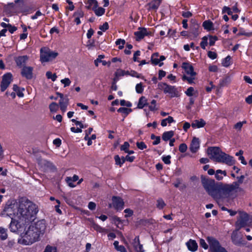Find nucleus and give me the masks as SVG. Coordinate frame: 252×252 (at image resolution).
<instances>
[{"mask_svg": "<svg viewBox=\"0 0 252 252\" xmlns=\"http://www.w3.org/2000/svg\"><path fill=\"white\" fill-rule=\"evenodd\" d=\"M45 221L42 220L30 225L22 234V243L26 245L34 243L40 240L46 229Z\"/></svg>", "mask_w": 252, "mask_h": 252, "instance_id": "obj_1", "label": "nucleus"}, {"mask_svg": "<svg viewBox=\"0 0 252 252\" xmlns=\"http://www.w3.org/2000/svg\"><path fill=\"white\" fill-rule=\"evenodd\" d=\"M38 211L36 205L26 198L19 200L18 217L27 223L33 221Z\"/></svg>", "mask_w": 252, "mask_h": 252, "instance_id": "obj_2", "label": "nucleus"}, {"mask_svg": "<svg viewBox=\"0 0 252 252\" xmlns=\"http://www.w3.org/2000/svg\"><path fill=\"white\" fill-rule=\"evenodd\" d=\"M207 154L210 158L214 161L232 165L235 163L233 158L223 152L218 147H212L207 149Z\"/></svg>", "mask_w": 252, "mask_h": 252, "instance_id": "obj_3", "label": "nucleus"}, {"mask_svg": "<svg viewBox=\"0 0 252 252\" xmlns=\"http://www.w3.org/2000/svg\"><path fill=\"white\" fill-rule=\"evenodd\" d=\"M202 185L207 191L213 198L217 199L219 195L218 191L220 183H216L214 179L206 177L203 175L201 176Z\"/></svg>", "mask_w": 252, "mask_h": 252, "instance_id": "obj_4", "label": "nucleus"}, {"mask_svg": "<svg viewBox=\"0 0 252 252\" xmlns=\"http://www.w3.org/2000/svg\"><path fill=\"white\" fill-rule=\"evenodd\" d=\"M237 184H226L220 183L219 189L218 191L219 196L217 199L221 198H226L229 197L233 193L236 192L239 189L236 187Z\"/></svg>", "mask_w": 252, "mask_h": 252, "instance_id": "obj_5", "label": "nucleus"}, {"mask_svg": "<svg viewBox=\"0 0 252 252\" xmlns=\"http://www.w3.org/2000/svg\"><path fill=\"white\" fill-rule=\"evenodd\" d=\"M207 241L210 246V252H227L220 246L219 242L216 238L209 236L207 238Z\"/></svg>", "mask_w": 252, "mask_h": 252, "instance_id": "obj_6", "label": "nucleus"}, {"mask_svg": "<svg viewBox=\"0 0 252 252\" xmlns=\"http://www.w3.org/2000/svg\"><path fill=\"white\" fill-rule=\"evenodd\" d=\"M249 220V215L244 212H240L237 220L235 222L237 230H239L241 228L246 226Z\"/></svg>", "mask_w": 252, "mask_h": 252, "instance_id": "obj_7", "label": "nucleus"}, {"mask_svg": "<svg viewBox=\"0 0 252 252\" xmlns=\"http://www.w3.org/2000/svg\"><path fill=\"white\" fill-rule=\"evenodd\" d=\"M158 87L159 89L162 90L165 94H169L171 97L178 96V91L175 86L167 84L165 83L160 82L158 84Z\"/></svg>", "mask_w": 252, "mask_h": 252, "instance_id": "obj_8", "label": "nucleus"}, {"mask_svg": "<svg viewBox=\"0 0 252 252\" xmlns=\"http://www.w3.org/2000/svg\"><path fill=\"white\" fill-rule=\"evenodd\" d=\"M27 223L22 220V219L18 218V220L11 219V221L9 225V228L12 232H20L24 228L25 225Z\"/></svg>", "mask_w": 252, "mask_h": 252, "instance_id": "obj_9", "label": "nucleus"}, {"mask_svg": "<svg viewBox=\"0 0 252 252\" xmlns=\"http://www.w3.org/2000/svg\"><path fill=\"white\" fill-rule=\"evenodd\" d=\"M58 53L51 51H43L41 50L40 61L42 62H49L55 59Z\"/></svg>", "mask_w": 252, "mask_h": 252, "instance_id": "obj_10", "label": "nucleus"}, {"mask_svg": "<svg viewBox=\"0 0 252 252\" xmlns=\"http://www.w3.org/2000/svg\"><path fill=\"white\" fill-rule=\"evenodd\" d=\"M112 203L109 204V208H114L117 210H121L123 209L124 202L122 198L119 196H113L112 198Z\"/></svg>", "mask_w": 252, "mask_h": 252, "instance_id": "obj_11", "label": "nucleus"}, {"mask_svg": "<svg viewBox=\"0 0 252 252\" xmlns=\"http://www.w3.org/2000/svg\"><path fill=\"white\" fill-rule=\"evenodd\" d=\"M12 75L10 73H7L3 75L0 83V90L4 92L11 83Z\"/></svg>", "mask_w": 252, "mask_h": 252, "instance_id": "obj_12", "label": "nucleus"}, {"mask_svg": "<svg viewBox=\"0 0 252 252\" xmlns=\"http://www.w3.org/2000/svg\"><path fill=\"white\" fill-rule=\"evenodd\" d=\"M138 30V31L134 32L136 41L141 40L145 36L152 35V32H148L145 28L139 27Z\"/></svg>", "mask_w": 252, "mask_h": 252, "instance_id": "obj_13", "label": "nucleus"}, {"mask_svg": "<svg viewBox=\"0 0 252 252\" xmlns=\"http://www.w3.org/2000/svg\"><path fill=\"white\" fill-rule=\"evenodd\" d=\"M33 67L31 66H24L21 70V75L27 79L32 78Z\"/></svg>", "mask_w": 252, "mask_h": 252, "instance_id": "obj_14", "label": "nucleus"}, {"mask_svg": "<svg viewBox=\"0 0 252 252\" xmlns=\"http://www.w3.org/2000/svg\"><path fill=\"white\" fill-rule=\"evenodd\" d=\"M29 59L28 56L27 55L19 56L17 57H15L14 58V61H15L17 65L19 67H24V66H26V64L27 62Z\"/></svg>", "mask_w": 252, "mask_h": 252, "instance_id": "obj_15", "label": "nucleus"}, {"mask_svg": "<svg viewBox=\"0 0 252 252\" xmlns=\"http://www.w3.org/2000/svg\"><path fill=\"white\" fill-rule=\"evenodd\" d=\"M199 140L196 137H193L189 146V150L192 153H196L199 148Z\"/></svg>", "mask_w": 252, "mask_h": 252, "instance_id": "obj_16", "label": "nucleus"}, {"mask_svg": "<svg viewBox=\"0 0 252 252\" xmlns=\"http://www.w3.org/2000/svg\"><path fill=\"white\" fill-rule=\"evenodd\" d=\"M69 103V99L67 96L66 95L65 97L60 98L59 102V106L60 107L61 111L63 112H65L66 108Z\"/></svg>", "mask_w": 252, "mask_h": 252, "instance_id": "obj_17", "label": "nucleus"}, {"mask_svg": "<svg viewBox=\"0 0 252 252\" xmlns=\"http://www.w3.org/2000/svg\"><path fill=\"white\" fill-rule=\"evenodd\" d=\"M182 67L188 75H190L192 76H195L196 72L194 71L193 67L190 63H183Z\"/></svg>", "mask_w": 252, "mask_h": 252, "instance_id": "obj_18", "label": "nucleus"}, {"mask_svg": "<svg viewBox=\"0 0 252 252\" xmlns=\"http://www.w3.org/2000/svg\"><path fill=\"white\" fill-rule=\"evenodd\" d=\"M238 230L237 229L233 231L231 234V240L232 242L236 245L240 246L243 244L242 238H239L238 235Z\"/></svg>", "mask_w": 252, "mask_h": 252, "instance_id": "obj_19", "label": "nucleus"}, {"mask_svg": "<svg viewBox=\"0 0 252 252\" xmlns=\"http://www.w3.org/2000/svg\"><path fill=\"white\" fill-rule=\"evenodd\" d=\"M133 246L136 252H144L143 245L140 243L139 236H136L133 240Z\"/></svg>", "mask_w": 252, "mask_h": 252, "instance_id": "obj_20", "label": "nucleus"}, {"mask_svg": "<svg viewBox=\"0 0 252 252\" xmlns=\"http://www.w3.org/2000/svg\"><path fill=\"white\" fill-rule=\"evenodd\" d=\"M14 205L10 204V205H7L3 211L1 213V216H9L11 217V216L12 215V214H14L13 213L12 209L14 207Z\"/></svg>", "mask_w": 252, "mask_h": 252, "instance_id": "obj_21", "label": "nucleus"}, {"mask_svg": "<svg viewBox=\"0 0 252 252\" xmlns=\"http://www.w3.org/2000/svg\"><path fill=\"white\" fill-rule=\"evenodd\" d=\"M186 245L188 249L192 252H195L197 250L198 248L197 244L195 240L190 239L187 243Z\"/></svg>", "mask_w": 252, "mask_h": 252, "instance_id": "obj_22", "label": "nucleus"}, {"mask_svg": "<svg viewBox=\"0 0 252 252\" xmlns=\"http://www.w3.org/2000/svg\"><path fill=\"white\" fill-rule=\"evenodd\" d=\"M159 55L158 53H155L153 54L151 57V62L154 65H157L159 64L160 66H162L163 64V63H159V59H158Z\"/></svg>", "mask_w": 252, "mask_h": 252, "instance_id": "obj_23", "label": "nucleus"}, {"mask_svg": "<svg viewBox=\"0 0 252 252\" xmlns=\"http://www.w3.org/2000/svg\"><path fill=\"white\" fill-rule=\"evenodd\" d=\"M205 124V122L203 119H200V121H194L191 124V126L193 128H200L203 127Z\"/></svg>", "mask_w": 252, "mask_h": 252, "instance_id": "obj_24", "label": "nucleus"}, {"mask_svg": "<svg viewBox=\"0 0 252 252\" xmlns=\"http://www.w3.org/2000/svg\"><path fill=\"white\" fill-rule=\"evenodd\" d=\"M87 4L88 5L86 6V7L88 9L92 8L93 10L98 6L97 2L96 0H88Z\"/></svg>", "mask_w": 252, "mask_h": 252, "instance_id": "obj_25", "label": "nucleus"}, {"mask_svg": "<svg viewBox=\"0 0 252 252\" xmlns=\"http://www.w3.org/2000/svg\"><path fill=\"white\" fill-rule=\"evenodd\" d=\"M91 227H93L96 231L101 233H107L108 232L107 229L101 227V226L98 225L97 224L94 223V222H93L91 223Z\"/></svg>", "mask_w": 252, "mask_h": 252, "instance_id": "obj_26", "label": "nucleus"}, {"mask_svg": "<svg viewBox=\"0 0 252 252\" xmlns=\"http://www.w3.org/2000/svg\"><path fill=\"white\" fill-rule=\"evenodd\" d=\"M174 134L173 131H169L164 132L162 136V138L164 141H167L170 139Z\"/></svg>", "mask_w": 252, "mask_h": 252, "instance_id": "obj_27", "label": "nucleus"}, {"mask_svg": "<svg viewBox=\"0 0 252 252\" xmlns=\"http://www.w3.org/2000/svg\"><path fill=\"white\" fill-rule=\"evenodd\" d=\"M147 101L145 96H141L139 100L138 108L142 109L145 106H146L147 105Z\"/></svg>", "mask_w": 252, "mask_h": 252, "instance_id": "obj_28", "label": "nucleus"}, {"mask_svg": "<svg viewBox=\"0 0 252 252\" xmlns=\"http://www.w3.org/2000/svg\"><path fill=\"white\" fill-rule=\"evenodd\" d=\"M13 89L14 91L16 92L17 94L19 97H23L24 96V94L23 93V91L25 90L24 88L21 89L17 85H14Z\"/></svg>", "mask_w": 252, "mask_h": 252, "instance_id": "obj_29", "label": "nucleus"}, {"mask_svg": "<svg viewBox=\"0 0 252 252\" xmlns=\"http://www.w3.org/2000/svg\"><path fill=\"white\" fill-rule=\"evenodd\" d=\"M202 26L204 29L208 31H210L213 29V24L211 21L209 20L205 21L203 23Z\"/></svg>", "mask_w": 252, "mask_h": 252, "instance_id": "obj_30", "label": "nucleus"}, {"mask_svg": "<svg viewBox=\"0 0 252 252\" xmlns=\"http://www.w3.org/2000/svg\"><path fill=\"white\" fill-rule=\"evenodd\" d=\"M198 28L199 26L197 24L194 25L193 27L190 28V33L192 34L194 38L197 37L198 35Z\"/></svg>", "mask_w": 252, "mask_h": 252, "instance_id": "obj_31", "label": "nucleus"}, {"mask_svg": "<svg viewBox=\"0 0 252 252\" xmlns=\"http://www.w3.org/2000/svg\"><path fill=\"white\" fill-rule=\"evenodd\" d=\"M38 164L41 166L47 167L48 168H51L53 166L52 163L46 160H39Z\"/></svg>", "mask_w": 252, "mask_h": 252, "instance_id": "obj_32", "label": "nucleus"}, {"mask_svg": "<svg viewBox=\"0 0 252 252\" xmlns=\"http://www.w3.org/2000/svg\"><path fill=\"white\" fill-rule=\"evenodd\" d=\"M244 178L245 176L244 175H241L240 177H237V179L238 180L237 182H233L234 184H237L236 187L239 189V191H241L242 190V189L240 188V185L243 183Z\"/></svg>", "mask_w": 252, "mask_h": 252, "instance_id": "obj_33", "label": "nucleus"}, {"mask_svg": "<svg viewBox=\"0 0 252 252\" xmlns=\"http://www.w3.org/2000/svg\"><path fill=\"white\" fill-rule=\"evenodd\" d=\"M166 206V204L162 198H158L157 200V207L159 209H162Z\"/></svg>", "mask_w": 252, "mask_h": 252, "instance_id": "obj_34", "label": "nucleus"}, {"mask_svg": "<svg viewBox=\"0 0 252 252\" xmlns=\"http://www.w3.org/2000/svg\"><path fill=\"white\" fill-rule=\"evenodd\" d=\"M174 120L171 116H169L167 118L164 119L161 121V125L162 126H167V123L170 124L174 122Z\"/></svg>", "mask_w": 252, "mask_h": 252, "instance_id": "obj_35", "label": "nucleus"}, {"mask_svg": "<svg viewBox=\"0 0 252 252\" xmlns=\"http://www.w3.org/2000/svg\"><path fill=\"white\" fill-rule=\"evenodd\" d=\"M7 229L2 227H0V238L1 240H5L7 237L6 233Z\"/></svg>", "mask_w": 252, "mask_h": 252, "instance_id": "obj_36", "label": "nucleus"}, {"mask_svg": "<svg viewBox=\"0 0 252 252\" xmlns=\"http://www.w3.org/2000/svg\"><path fill=\"white\" fill-rule=\"evenodd\" d=\"M96 15L100 16L102 15L105 12V9L102 7L95 8L93 9Z\"/></svg>", "mask_w": 252, "mask_h": 252, "instance_id": "obj_37", "label": "nucleus"}, {"mask_svg": "<svg viewBox=\"0 0 252 252\" xmlns=\"http://www.w3.org/2000/svg\"><path fill=\"white\" fill-rule=\"evenodd\" d=\"M132 111V109L130 108H127L125 107H121L118 110V112L125 114L126 116L129 113Z\"/></svg>", "mask_w": 252, "mask_h": 252, "instance_id": "obj_38", "label": "nucleus"}, {"mask_svg": "<svg viewBox=\"0 0 252 252\" xmlns=\"http://www.w3.org/2000/svg\"><path fill=\"white\" fill-rule=\"evenodd\" d=\"M43 252H57V248L48 245L45 247Z\"/></svg>", "mask_w": 252, "mask_h": 252, "instance_id": "obj_39", "label": "nucleus"}, {"mask_svg": "<svg viewBox=\"0 0 252 252\" xmlns=\"http://www.w3.org/2000/svg\"><path fill=\"white\" fill-rule=\"evenodd\" d=\"M231 57L230 56H227L222 62V64L225 67H228L230 65L231 62Z\"/></svg>", "mask_w": 252, "mask_h": 252, "instance_id": "obj_40", "label": "nucleus"}, {"mask_svg": "<svg viewBox=\"0 0 252 252\" xmlns=\"http://www.w3.org/2000/svg\"><path fill=\"white\" fill-rule=\"evenodd\" d=\"M150 7V9L156 10L157 9L159 6V2H157L156 0H154L150 3L148 4Z\"/></svg>", "mask_w": 252, "mask_h": 252, "instance_id": "obj_41", "label": "nucleus"}, {"mask_svg": "<svg viewBox=\"0 0 252 252\" xmlns=\"http://www.w3.org/2000/svg\"><path fill=\"white\" fill-rule=\"evenodd\" d=\"M116 76H122L124 75H128L129 71H125L122 69H119L115 73Z\"/></svg>", "mask_w": 252, "mask_h": 252, "instance_id": "obj_42", "label": "nucleus"}, {"mask_svg": "<svg viewBox=\"0 0 252 252\" xmlns=\"http://www.w3.org/2000/svg\"><path fill=\"white\" fill-rule=\"evenodd\" d=\"M58 107L59 105L56 102H52L49 105V109L51 112H56Z\"/></svg>", "mask_w": 252, "mask_h": 252, "instance_id": "obj_43", "label": "nucleus"}, {"mask_svg": "<svg viewBox=\"0 0 252 252\" xmlns=\"http://www.w3.org/2000/svg\"><path fill=\"white\" fill-rule=\"evenodd\" d=\"M46 76L48 79H51L53 81H55L57 77L56 74H52L50 71H47L46 73Z\"/></svg>", "mask_w": 252, "mask_h": 252, "instance_id": "obj_44", "label": "nucleus"}, {"mask_svg": "<svg viewBox=\"0 0 252 252\" xmlns=\"http://www.w3.org/2000/svg\"><path fill=\"white\" fill-rule=\"evenodd\" d=\"M195 78L194 76H190V77H188L186 75H184L182 77V79L185 81L187 80L189 84H192L193 83V80Z\"/></svg>", "mask_w": 252, "mask_h": 252, "instance_id": "obj_45", "label": "nucleus"}, {"mask_svg": "<svg viewBox=\"0 0 252 252\" xmlns=\"http://www.w3.org/2000/svg\"><path fill=\"white\" fill-rule=\"evenodd\" d=\"M194 89L193 87H189L185 92V94L189 96H191L194 94Z\"/></svg>", "mask_w": 252, "mask_h": 252, "instance_id": "obj_46", "label": "nucleus"}, {"mask_svg": "<svg viewBox=\"0 0 252 252\" xmlns=\"http://www.w3.org/2000/svg\"><path fill=\"white\" fill-rule=\"evenodd\" d=\"M207 40H208V38L206 36H204L203 38H202V41L200 43V46L203 49H205V47L206 46H207Z\"/></svg>", "mask_w": 252, "mask_h": 252, "instance_id": "obj_47", "label": "nucleus"}, {"mask_svg": "<svg viewBox=\"0 0 252 252\" xmlns=\"http://www.w3.org/2000/svg\"><path fill=\"white\" fill-rule=\"evenodd\" d=\"M114 159L116 165H118L121 167L123 164V161H122L120 157L118 155H116L114 156Z\"/></svg>", "mask_w": 252, "mask_h": 252, "instance_id": "obj_48", "label": "nucleus"}, {"mask_svg": "<svg viewBox=\"0 0 252 252\" xmlns=\"http://www.w3.org/2000/svg\"><path fill=\"white\" fill-rule=\"evenodd\" d=\"M136 91L138 94H141L143 91V86L141 83L137 84L135 87Z\"/></svg>", "mask_w": 252, "mask_h": 252, "instance_id": "obj_49", "label": "nucleus"}, {"mask_svg": "<svg viewBox=\"0 0 252 252\" xmlns=\"http://www.w3.org/2000/svg\"><path fill=\"white\" fill-rule=\"evenodd\" d=\"M188 147L185 143H182L180 145L179 150L181 153H185L187 150Z\"/></svg>", "mask_w": 252, "mask_h": 252, "instance_id": "obj_50", "label": "nucleus"}, {"mask_svg": "<svg viewBox=\"0 0 252 252\" xmlns=\"http://www.w3.org/2000/svg\"><path fill=\"white\" fill-rule=\"evenodd\" d=\"M136 146L138 149L140 150H144L147 148V146L143 142H137L136 143Z\"/></svg>", "mask_w": 252, "mask_h": 252, "instance_id": "obj_51", "label": "nucleus"}, {"mask_svg": "<svg viewBox=\"0 0 252 252\" xmlns=\"http://www.w3.org/2000/svg\"><path fill=\"white\" fill-rule=\"evenodd\" d=\"M61 83L64 84V87H66L67 86H69L71 83V81L69 78H65L61 80Z\"/></svg>", "mask_w": 252, "mask_h": 252, "instance_id": "obj_52", "label": "nucleus"}, {"mask_svg": "<svg viewBox=\"0 0 252 252\" xmlns=\"http://www.w3.org/2000/svg\"><path fill=\"white\" fill-rule=\"evenodd\" d=\"M130 145L127 142H125L123 145L121 146V150L124 151L125 153L128 149Z\"/></svg>", "mask_w": 252, "mask_h": 252, "instance_id": "obj_53", "label": "nucleus"}, {"mask_svg": "<svg viewBox=\"0 0 252 252\" xmlns=\"http://www.w3.org/2000/svg\"><path fill=\"white\" fill-rule=\"evenodd\" d=\"M132 77H135L137 78H142V75L140 74H138L137 72L134 70H131L129 71V75Z\"/></svg>", "mask_w": 252, "mask_h": 252, "instance_id": "obj_54", "label": "nucleus"}, {"mask_svg": "<svg viewBox=\"0 0 252 252\" xmlns=\"http://www.w3.org/2000/svg\"><path fill=\"white\" fill-rule=\"evenodd\" d=\"M199 245L204 249L207 250L208 248V245L203 239H200L199 241Z\"/></svg>", "mask_w": 252, "mask_h": 252, "instance_id": "obj_55", "label": "nucleus"}, {"mask_svg": "<svg viewBox=\"0 0 252 252\" xmlns=\"http://www.w3.org/2000/svg\"><path fill=\"white\" fill-rule=\"evenodd\" d=\"M170 158H171L170 156H167L163 157L162 158V159L163 161L164 162V163H165L166 164H169L171 163Z\"/></svg>", "mask_w": 252, "mask_h": 252, "instance_id": "obj_56", "label": "nucleus"}, {"mask_svg": "<svg viewBox=\"0 0 252 252\" xmlns=\"http://www.w3.org/2000/svg\"><path fill=\"white\" fill-rule=\"evenodd\" d=\"M222 12V13L226 12L229 15H232V12L231 11L230 8L225 6L223 7Z\"/></svg>", "mask_w": 252, "mask_h": 252, "instance_id": "obj_57", "label": "nucleus"}, {"mask_svg": "<svg viewBox=\"0 0 252 252\" xmlns=\"http://www.w3.org/2000/svg\"><path fill=\"white\" fill-rule=\"evenodd\" d=\"M208 56L211 59H215L217 57V54L216 53L213 51H209L208 52Z\"/></svg>", "mask_w": 252, "mask_h": 252, "instance_id": "obj_58", "label": "nucleus"}, {"mask_svg": "<svg viewBox=\"0 0 252 252\" xmlns=\"http://www.w3.org/2000/svg\"><path fill=\"white\" fill-rule=\"evenodd\" d=\"M218 39L217 36H210L209 38V45L210 46H213L214 45L215 41Z\"/></svg>", "mask_w": 252, "mask_h": 252, "instance_id": "obj_59", "label": "nucleus"}, {"mask_svg": "<svg viewBox=\"0 0 252 252\" xmlns=\"http://www.w3.org/2000/svg\"><path fill=\"white\" fill-rule=\"evenodd\" d=\"M84 16V13L81 10H78L74 12L73 14L74 17H83Z\"/></svg>", "mask_w": 252, "mask_h": 252, "instance_id": "obj_60", "label": "nucleus"}, {"mask_svg": "<svg viewBox=\"0 0 252 252\" xmlns=\"http://www.w3.org/2000/svg\"><path fill=\"white\" fill-rule=\"evenodd\" d=\"M124 212L126 214L125 215V217L127 218L130 217L133 215V212L132 210L130 209H126L125 210Z\"/></svg>", "mask_w": 252, "mask_h": 252, "instance_id": "obj_61", "label": "nucleus"}, {"mask_svg": "<svg viewBox=\"0 0 252 252\" xmlns=\"http://www.w3.org/2000/svg\"><path fill=\"white\" fill-rule=\"evenodd\" d=\"M109 28V25L107 22H105L102 25L99 27V29L103 31H105Z\"/></svg>", "mask_w": 252, "mask_h": 252, "instance_id": "obj_62", "label": "nucleus"}, {"mask_svg": "<svg viewBox=\"0 0 252 252\" xmlns=\"http://www.w3.org/2000/svg\"><path fill=\"white\" fill-rule=\"evenodd\" d=\"M244 123H246V122L245 121H244V122H238L237 123V124H236L235 125H234V127L235 128V129H237L238 130H240L242 128V126H243V125Z\"/></svg>", "mask_w": 252, "mask_h": 252, "instance_id": "obj_63", "label": "nucleus"}, {"mask_svg": "<svg viewBox=\"0 0 252 252\" xmlns=\"http://www.w3.org/2000/svg\"><path fill=\"white\" fill-rule=\"evenodd\" d=\"M120 104L122 106H126L129 107L131 106V103L130 102H126V100L124 99L120 101Z\"/></svg>", "mask_w": 252, "mask_h": 252, "instance_id": "obj_64", "label": "nucleus"}]
</instances>
